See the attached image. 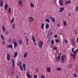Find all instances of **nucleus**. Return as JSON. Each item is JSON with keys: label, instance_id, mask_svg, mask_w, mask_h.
I'll use <instances>...</instances> for the list:
<instances>
[{"label": "nucleus", "instance_id": "f257e3e1", "mask_svg": "<svg viewBox=\"0 0 78 78\" xmlns=\"http://www.w3.org/2000/svg\"><path fill=\"white\" fill-rule=\"evenodd\" d=\"M65 58H66V55H63L62 56L61 58V61L62 63L65 62Z\"/></svg>", "mask_w": 78, "mask_h": 78}, {"label": "nucleus", "instance_id": "f03ea898", "mask_svg": "<svg viewBox=\"0 0 78 78\" xmlns=\"http://www.w3.org/2000/svg\"><path fill=\"white\" fill-rule=\"evenodd\" d=\"M43 42L41 41L39 43L38 47L40 48H42V45H43Z\"/></svg>", "mask_w": 78, "mask_h": 78}, {"label": "nucleus", "instance_id": "7ed1b4c3", "mask_svg": "<svg viewBox=\"0 0 78 78\" xmlns=\"http://www.w3.org/2000/svg\"><path fill=\"white\" fill-rule=\"evenodd\" d=\"M18 3L19 4V6H20V7H22V6H23L22 2L21 0L19 1Z\"/></svg>", "mask_w": 78, "mask_h": 78}, {"label": "nucleus", "instance_id": "20e7f679", "mask_svg": "<svg viewBox=\"0 0 78 78\" xmlns=\"http://www.w3.org/2000/svg\"><path fill=\"white\" fill-rule=\"evenodd\" d=\"M7 61H9L10 60V55L8 53L7 54Z\"/></svg>", "mask_w": 78, "mask_h": 78}, {"label": "nucleus", "instance_id": "39448f33", "mask_svg": "<svg viewBox=\"0 0 78 78\" xmlns=\"http://www.w3.org/2000/svg\"><path fill=\"white\" fill-rule=\"evenodd\" d=\"M64 7H61L60 8V9L59 10V12H62L64 10Z\"/></svg>", "mask_w": 78, "mask_h": 78}, {"label": "nucleus", "instance_id": "423d86ee", "mask_svg": "<svg viewBox=\"0 0 78 78\" xmlns=\"http://www.w3.org/2000/svg\"><path fill=\"white\" fill-rule=\"evenodd\" d=\"M59 3L60 6H62V5H63V2H62V0H59Z\"/></svg>", "mask_w": 78, "mask_h": 78}, {"label": "nucleus", "instance_id": "0eeeda50", "mask_svg": "<svg viewBox=\"0 0 78 78\" xmlns=\"http://www.w3.org/2000/svg\"><path fill=\"white\" fill-rule=\"evenodd\" d=\"M70 3H71V1H66L65 2V5H67L68 4H70Z\"/></svg>", "mask_w": 78, "mask_h": 78}, {"label": "nucleus", "instance_id": "6e6552de", "mask_svg": "<svg viewBox=\"0 0 78 78\" xmlns=\"http://www.w3.org/2000/svg\"><path fill=\"white\" fill-rule=\"evenodd\" d=\"M51 20L53 22V23H55V19L53 17H51Z\"/></svg>", "mask_w": 78, "mask_h": 78}, {"label": "nucleus", "instance_id": "1a4fd4ad", "mask_svg": "<svg viewBox=\"0 0 78 78\" xmlns=\"http://www.w3.org/2000/svg\"><path fill=\"white\" fill-rule=\"evenodd\" d=\"M61 59V56H58L56 58V61L57 62L60 61V59Z\"/></svg>", "mask_w": 78, "mask_h": 78}, {"label": "nucleus", "instance_id": "9d476101", "mask_svg": "<svg viewBox=\"0 0 78 78\" xmlns=\"http://www.w3.org/2000/svg\"><path fill=\"white\" fill-rule=\"evenodd\" d=\"M47 72H51V68L50 67H48L47 68Z\"/></svg>", "mask_w": 78, "mask_h": 78}, {"label": "nucleus", "instance_id": "9b49d317", "mask_svg": "<svg viewBox=\"0 0 78 78\" xmlns=\"http://www.w3.org/2000/svg\"><path fill=\"white\" fill-rule=\"evenodd\" d=\"M71 42L72 43V45H75V41H74V39H71Z\"/></svg>", "mask_w": 78, "mask_h": 78}, {"label": "nucleus", "instance_id": "f8f14e48", "mask_svg": "<svg viewBox=\"0 0 78 78\" xmlns=\"http://www.w3.org/2000/svg\"><path fill=\"white\" fill-rule=\"evenodd\" d=\"M27 76L28 78H33V76L32 75H30V74L29 73H27Z\"/></svg>", "mask_w": 78, "mask_h": 78}, {"label": "nucleus", "instance_id": "ddd939ff", "mask_svg": "<svg viewBox=\"0 0 78 78\" xmlns=\"http://www.w3.org/2000/svg\"><path fill=\"white\" fill-rule=\"evenodd\" d=\"M18 55V53L17 52H15L14 54V58H16L17 57V56Z\"/></svg>", "mask_w": 78, "mask_h": 78}, {"label": "nucleus", "instance_id": "4468645a", "mask_svg": "<svg viewBox=\"0 0 78 78\" xmlns=\"http://www.w3.org/2000/svg\"><path fill=\"white\" fill-rule=\"evenodd\" d=\"M0 6H3V1L2 0H1L0 1Z\"/></svg>", "mask_w": 78, "mask_h": 78}, {"label": "nucleus", "instance_id": "2eb2a0df", "mask_svg": "<svg viewBox=\"0 0 78 78\" xmlns=\"http://www.w3.org/2000/svg\"><path fill=\"white\" fill-rule=\"evenodd\" d=\"M2 30H3V31L4 32H5V26H4V25H3L2 26Z\"/></svg>", "mask_w": 78, "mask_h": 78}, {"label": "nucleus", "instance_id": "dca6fc26", "mask_svg": "<svg viewBox=\"0 0 78 78\" xmlns=\"http://www.w3.org/2000/svg\"><path fill=\"white\" fill-rule=\"evenodd\" d=\"M33 18L32 17H30L29 18V22H33Z\"/></svg>", "mask_w": 78, "mask_h": 78}, {"label": "nucleus", "instance_id": "f3484780", "mask_svg": "<svg viewBox=\"0 0 78 78\" xmlns=\"http://www.w3.org/2000/svg\"><path fill=\"white\" fill-rule=\"evenodd\" d=\"M49 28V24H48V23H46V24L45 28H46V29H47V28Z\"/></svg>", "mask_w": 78, "mask_h": 78}, {"label": "nucleus", "instance_id": "a211bd4d", "mask_svg": "<svg viewBox=\"0 0 78 78\" xmlns=\"http://www.w3.org/2000/svg\"><path fill=\"white\" fill-rule=\"evenodd\" d=\"M13 44H14V48H16L17 47V45H18V44L17 43V42L14 43Z\"/></svg>", "mask_w": 78, "mask_h": 78}, {"label": "nucleus", "instance_id": "6ab92c4d", "mask_svg": "<svg viewBox=\"0 0 78 78\" xmlns=\"http://www.w3.org/2000/svg\"><path fill=\"white\" fill-rule=\"evenodd\" d=\"M20 70H21V71H23V67H22V65L20 66Z\"/></svg>", "mask_w": 78, "mask_h": 78}, {"label": "nucleus", "instance_id": "aec40b11", "mask_svg": "<svg viewBox=\"0 0 78 78\" xmlns=\"http://www.w3.org/2000/svg\"><path fill=\"white\" fill-rule=\"evenodd\" d=\"M32 37L33 42H36L35 38H34V36H32Z\"/></svg>", "mask_w": 78, "mask_h": 78}, {"label": "nucleus", "instance_id": "412c9836", "mask_svg": "<svg viewBox=\"0 0 78 78\" xmlns=\"http://www.w3.org/2000/svg\"><path fill=\"white\" fill-rule=\"evenodd\" d=\"M13 48V47L11 45V44L10 45H8L7 46V48Z\"/></svg>", "mask_w": 78, "mask_h": 78}, {"label": "nucleus", "instance_id": "4be33fe9", "mask_svg": "<svg viewBox=\"0 0 78 78\" xmlns=\"http://www.w3.org/2000/svg\"><path fill=\"white\" fill-rule=\"evenodd\" d=\"M41 28L43 30H44V23H43L42 24L41 26Z\"/></svg>", "mask_w": 78, "mask_h": 78}, {"label": "nucleus", "instance_id": "5701e85b", "mask_svg": "<svg viewBox=\"0 0 78 78\" xmlns=\"http://www.w3.org/2000/svg\"><path fill=\"white\" fill-rule=\"evenodd\" d=\"M17 42V40L16 39H13L12 43H16Z\"/></svg>", "mask_w": 78, "mask_h": 78}, {"label": "nucleus", "instance_id": "b1692460", "mask_svg": "<svg viewBox=\"0 0 78 78\" xmlns=\"http://www.w3.org/2000/svg\"><path fill=\"white\" fill-rule=\"evenodd\" d=\"M1 37L2 39V40H3V41H4V40H5V37H3V35L1 34Z\"/></svg>", "mask_w": 78, "mask_h": 78}, {"label": "nucleus", "instance_id": "393cba45", "mask_svg": "<svg viewBox=\"0 0 78 78\" xmlns=\"http://www.w3.org/2000/svg\"><path fill=\"white\" fill-rule=\"evenodd\" d=\"M12 28L13 29H14L15 28V26H16V24L15 23H13L12 24Z\"/></svg>", "mask_w": 78, "mask_h": 78}, {"label": "nucleus", "instance_id": "a878e982", "mask_svg": "<svg viewBox=\"0 0 78 78\" xmlns=\"http://www.w3.org/2000/svg\"><path fill=\"white\" fill-rule=\"evenodd\" d=\"M68 68H70V67H72V64L70 63L69 65H68Z\"/></svg>", "mask_w": 78, "mask_h": 78}, {"label": "nucleus", "instance_id": "bb28decb", "mask_svg": "<svg viewBox=\"0 0 78 78\" xmlns=\"http://www.w3.org/2000/svg\"><path fill=\"white\" fill-rule=\"evenodd\" d=\"M67 22H66V21H65L64 22H63V24L64 25V26H65V27H66L67 26Z\"/></svg>", "mask_w": 78, "mask_h": 78}, {"label": "nucleus", "instance_id": "cd10ccee", "mask_svg": "<svg viewBox=\"0 0 78 78\" xmlns=\"http://www.w3.org/2000/svg\"><path fill=\"white\" fill-rule=\"evenodd\" d=\"M45 21L46 22H48V23L50 22V20H49L48 19H46L45 20Z\"/></svg>", "mask_w": 78, "mask_h": 78}, {"label": "nucleus", "instance_id": "c85d7f7f", "mask_svg": "<svg viewBox=\"0 0 78 78\" xmlns=\"http://www.w3.org/2000/svg\"><path fill=\"white\" fill-rule=\"evenodd\" d=\"M8 4H6L5 5V10H6V8H7V7H8Z\"/></svg>", "mask_w": 78, "mask_h": 78}, {"label": "nucleus", "instance_id": "c756f323", "mask_svg": "<svg viewBox=\"0 0 78 78\" xmlns=\"http://www.w3.org/2000/svg\"><path fill=\"white\" fill-rule=\"evenodd\" d=\"M14 18H12V20L11 21V23H13V22H14Z\"/></svg>", "mask_w": 78, "mask_h": 78}, {"label": "nucleus", "instance_id": "7c9ffc66", "mask_svg": "<svg viewBox=\"0 0 78 78\" xmlns=\"http://www.w3.org/2000/svg\"><path fill=\"white\" fill-rule=\"evenodd\" d=\"M21 64H22V62L19 61L18 64H17L18 66H19V65H20V66H21Z\"/></svg>", "mask_w": 78, "mask_h": 78}, {"label": "nucleus", "instance_id": "2f4dec72", "mask_svg": "<svg viewBox=\"0 0 78 78\" xmlns=\"http://www.w3.org/2000/svg\"><path fill=\"white\" fill-rule=\"evenodd\" d=\"M11 8H9L8 9L9 12V14H11Z\"/></svg>", "mask_w": 78, "mask_h": 78}, {"label": "nucleus", "instance_id": "473e14b6", "mask_svg": "<svg viewBox=\"0 0 78 78\" xmlns=\"http://www.w3.org/2000/svg\"><path fill=\"white\" fill-rule=\"evenodd\" d=\"M55 42L56 43H59V41L58 40V39H56L55 40Z\"/></svg>", "mask_w": 78, "mask_h": 78}, {"label": "nucleus", "instance_id": "72a5a7b5", "mask_svg": "<svg viewBox=\"0 0 78 78\" xmlns=\"http://www.w3.org/2000/svg\"><path fill=\"white\" fill-rule=\"evenodd\" d=\"M27 52H26L24 55V58H26L27 57Z\"/></svg>", "mask_w": 78, "mask_h": 78}, {"label": "nucleus", "instance_id": "f704fd0d", "mask_svg": "<svg viewBox=\"0 0 78 78\" xmlns=\"http://www.w3.org/2000/svg\"><path fill=\"white\" fill-rule=\"evenodd\" d=\"M25 37L26 38V42H28V38L26 37Z\"/></svg>", "mask_w": 78, "mask_h": 78}, {"label": "nucleus", "instance_id": "c9c22d12", "mask_svg": "<svg viewBox=\"0 0 78 78\" xmlns=\"http://www.w3.org/2000/svg\"><path fill=\"white\" fill-rule=\"evenodd\" d=\"M47 19H51V17L50 16H47Z\"/></svg>", "mask_w": 78, "mask_h": 78}, {"label": "nucleus", "instance_id": "e433bc0d", "mask_svg": "<svg viewBox=\"0 0 78 78\" xmlns=\"http://www.w3.org/2000/svg\"><path fill=\"white\" fill-rule=\"evenodd\" d=\"M57 70H62V69L60 68H57Z\"/></svg>", "mask_w": 78, "mask_h": 78}, {"label": "nucleus", "instance_id": "4c0bfd02", "mask_svg": "<svg viewBox=\"0 0 78 78\" xmlns=\"http://www.w3.org/2000/svg\"><path fill=\"white\" fill-rule=\"evenodd\" d=\"M30 6H31V7H34V5H33V3H30Z\"/></svg>", "mask_w": 78, "mask_h": 78}, {"label": "nucleus", "instance_id": "58836bf2", "mask_svg": "<svg viewBox=\"0 0 78 78\" xmlns=\"http://www.w3.org/2000/svg\"><path fill=\"white\" fill-rule=\"evenodd\" d=\"M23 68L26 67V65H25V64H23Z\"/></svg>", "mask_w": 78, "mask_h": 78}, {"label": "nucleus", "instance_id": "ea45409f", "mask_svg": "<svg viewBox=\"0 0 78 78\" xmlns=\"http://www.w3.org/2000/svg\"><path fill=\"white\" fill-rule=\"evenodd\" d=\"M11 41H12V40L11 39L9 38V39L8 42H11Z\"/></svg>", "mask_w": 78, "mask_h": 78}, {"label": "nucleus", "instance_id": "a19ab883", "mask_svg": "<svg viewBox=\"0 0 78 78\" xmlns=\"http://www.w3.org/2000/svg\"><path fill=\"white\" fill-rule=\"evenodd\" d=\"M51 43L52 45H53L54 44V41L53 40H51Z\"/></svg>", "mask_w": 78, "mask_h": 78}, {"label": "nucleus", "instance_id": "79ce46f5", "mask_svg": "<svg viewBox=\"0 0 78 78\" xmlns=\"http://www.w3.org/2000/svg\"><path fill=\"white\" fill-rule=\"evenodd\" d=\"M35 70H36V72H37L39 71V69H38V68H36Z\"/></svg>", "mask_w": 78, "mask_h": 78}, {"label": "nucleus", "instance_id": "37998d69", "mask_svg": "<svg viewBox=\"0 0 78 78\" xmlns=\"http://www.w3.org/2000/svg\"><path fill=\"white\" fill-rule=\"evenodd\" d=\"M19 43L20 44V45L22 43V41L20 40L19 41Z\"/></svg>", "mask_w": 78, "mask_h": 78}, {"label": "nucleus", "instance_id": "c03bdc74", "mask_svg": "<svg viewBox=\"0 0 78 78\" xmlns=\"http://www.w3.org/2000/svg\"><path fill=\"white\" fill-rule=\"evenodd\" d=\"M78 43V36L77 37V38L76 39V43L77 44V43Z\"/></svg>", "mask_w": 78, "mask_h": 78}, {"label": "nucleus", "instance_id": "a18cd8bd", "mask_svg": "<svg viewBox=\"0 0 78 78\" xmlns=\"http://www.w3.org/2000/svg\"><path fill=\"white\" fill-rule=\"evenodd\" d=\"M53 48L55 50H57V48L56 47H54Z\"/></svg>", "mask_w": 78, "mask_h": 78}, {"label": "nucleus", "instance_id": "49530a36", "mask_svg": "<svg viewBox=\"0 0 78 78\" xmlns=\"http://www.w3.org/2000/svg\"><path fill=\"white\" fill-rule=\"evenodd\" d=\"M14 66H15V62L12 63V66L13 67H14Z\"/></svg>", "mask_w": 78, "mask_h": 78}, {"label": "nucleus", "instance_id": "de8ad7c7", "mask_svg": "<svg viewBox=\"0 0 78 78\" xmlns=\"http://www.w3.org/2000/svg\"><path fill=\"white\" fill-rule=\"evenodd\" d=\"M41 78H45V76H44V75H42V76H41Z\"/></svg>", "mask_w": 78, "mask_h": 78}, {"label": "nucleus", "instance_id": "09e8293b", "mask_svg": "<svg viewBox=\"0 0 78 78\" xmlns=\"http://www.w3.org/2000/svg\"><path fill=\"white\" fill-rule=\"evenodd\" d=\"M76 11L77 12L78 11V6H77L76 8Z\"/></svg>", "mask_w": 78, "mask_h": 78}, {"label": "nucleus", "instance_id": "8fccbe9b", "mask_svg": "<svg viewBox=\"0 0 78 78\" xmlns=\"http://www.w3.org/2000/svg\"><path fill=\"white\" fill-rule=\"evenodd\" d=\"M2 44H3V45H5V41H2Z\"/></svg>", "mask_w": 78, "mask_h": 78}, {"label": "nucleus", "instance_id": "3c124183", "mask_svg": "<svg viewBox=\"0 0 78 78\" xmlns=\"http://www.w3.org/2000/svg\"><path fill=\"white\" fill-rule=\"evenodd\" d=\"M57 37H58V35H57V34H55L54 36L55 38H56Z\"/></svg>", "mask_w": 78, "mask_h": 78}, {"label": "nucleus", "instance_id": "603ef678", "mask_svg": "<svg viewBox=\"0 0 78 78\" xmlns=\"http://www.w3.org/2000/svg\"><path fill=\"white\" fill-rule=\"evenodd\" d=\"M34 78H37V75H35L34 76Z\"/></svg>", "mask_w": 78, "mask_h": 78}, {"label": "nucleus", "instance_id": "864d4df0", "mask_svg": "<svg viewBox=\"0 0 78 78\" xmlns=\"http://www.w3.org/2000/svg\"><path fill=\"white\" fill-rule=\"evenodd\" d=\"M72 53H73V52H74V48H73L72 49Z\"/></svg>", "mask_w": 78, "mask_h": 78}, {"label": "nucleus", "instance_id": "5fc2aeb1", "mask_svg": "<svg viewBox=\"0 0 78 78\" xmlns=\"http://www.w3.org/2000/svg\"><path fill=\"white\" fill-rule=\"evenodd\" d=\"M12 63L15 62H14V59H12Z\"/></svg>", "mask_w": 78, "mask_h": 78}, {"label": "nucleus", "instance_id": "6e6d98bb", "mask_svg": "<svg viewBox=\"0 0 78 78\" xmlns=\"http://www.w3.org/2000/svg\"><path fill=\"white\" fill-rule=\"evenodd\" d=\"M34 45H35L36 46L37 45V43H34Z\"/></svg>", "mask_w": 78, "mask_h": 78}, {"label": "nucleus", "instance_id": "4d7b16f0", "mask_svg": "<svg viewBox=\"0 0 78 78\" xmlns=\"http://www.w3.org/2000/svg\"><path fill=\"white\" fill-rule=\"evenodd\" d=\"M62 55V53H61L59 54V56H61Z\"/></svg>", "mask_w": 78, "mask_h": 78}, {"label": "nucleus", "instance_id": "13d9d810", "mask_svg": "<svg viewBox=\"0 0 78 78\" xmlns=\"http://www.w3.org/2000/svg\"><path fill=\"white\" fill-rule=\"evenodd\" d=\"M74 76H75V77H77V76H76V74H74Z\"/></svg>", "mask_w": 78, "mask_h": 78}, {"label": "nucleus", "instance_id": "bf43d9fd", "mask_svg": "<svg viewBox=\"0 0 78 78\" xmlns=\"http://www.w3.org/2000/svg\"><path fill=\"white\" fill-rule=\"evenodd\" d=\"M23 68V69L24 70H26V67H24V68Z\"/></svg>", "mask_w": 78, "mask_h": 78}, {"label": "nucleus", "instance_id": "052dcab7", "mask_svg": "<svg viewBox=\"0 0 78 78\" xmlns=\"http://www.w3.org/2000/svg\"><path fill=\"white\" fill-rule=\"evenodd\" d=\"M6 34H8V31H7L6 32Z\"/></svg>", "mask_w": 78, "mask_h": 78}, {"label": "nucleus", "instance_id": "680f3d73", "mask_svg": "<svg viewBox=\"0 0 78 78\" xmlns=\"http://www.w3.org/2000/svg\"><path fill=\"white\" fill-rule=\"evenodd\" d=\"M65 43H67V41H66H66H65Z\"/></svg>", "mask_w": 78, "mask_h": 78}, {"label": "nucleus", "instance_id": "e2e57ef3", "mask_svg": "<svg viewBox=\"0 0 78 78\" xmlns=\"http://www.w3.org/2000/svg\"><path fill=\"white\" fill-rule=\"evenodd\" d=\"M14 73V71H12V73Z\"/></svg>", "mask_w": 78, "mask_h": 78}, {"label": "nucleus", "instance_id": "0e129e2a", "mask_svg": "<svg viewBox=\"0 0 78 78\" xmlns=\"http://www.w3.org/2000/svg\"><path fill=\"white\" fill-rule=\"evenodd\" d=\"M21 0V1L22 2H25V0Z\"/></svg>", "mask_w": 78, "mask_h": 78}, {"label": "nucleus", "instance_id": "69168bd1", "mask_svg": "<svg viewBox=\"0 0 78 78\" xmlns=\"http://www.w3.org/2000/svg\"><path fill=\"white\" fill-rule=\"evenodd\" d=\"M54 2H55V3L56 2V0H53Z\"/></svg>", "mask_w": 78, "mask_h": 78}, {"label": "nucleus", "instance_id": "338daca9", "mask_svg": "<svg viewBox=\"0 0 78 78\" xmlns=\"http://www.w3.org/2000/svg\"><path fill=\"white\" fill-rule=\"evenodd\" d=\"M75 34H77V32H75Z\"/></svg>", "mask_w": 78, "mask_h": 78}, {"label": "nucleus", "instance_id": "774afa93", "mask_svg": "<svg viewBox=\"0 0 78 78\" xmlns=\"http://www.w3.org/2000/svg\"><path fill=\"white\" fill-rule=\"evenodd\" d=\"M59 25H60V24H58V27H59Z\"/></svg>", "mask_w": 78, "mask_h": 78}]
</instances>
